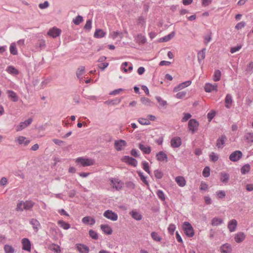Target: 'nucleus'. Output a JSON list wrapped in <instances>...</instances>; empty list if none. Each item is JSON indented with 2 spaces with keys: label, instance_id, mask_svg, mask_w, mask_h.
<instances>
[{
  "label": "nucleus",
  "instance_id": "obj_25",
  "mask_svg": "<svg viewBox=\"0 0 253 253\" xmlns=\"http://www.w3.org/2000/svg\"><path fill=\"white\" fill-rule=\"evenodd\" d=\"M138 147L144 154H149L151 152V148L149 146L139 143Z\"/></svg>",
  "mask_w": 253,
  "mask_h": 253
},
{
  "label": "nucleus",
  "instance_id": "obj_29",
  "mask_svg": "<svg viewBox=\"0 0 253 253\" xmlns=\"http://www.w3.org/2000/svg\"><path fill=\"white\" fill-rule=\"evenodd\" d=\"M129 214L131 215L132 218L136 220H140L142 219V215L141 214L136 211H132L130 212Z\"/></svg>",
  "mask_w": 253,
  "mask_h": 253
},
{
  "label": "nucleus",
  "instance_id": "obj_23",
  "mask_svg": "<svg viewBox=\"0 0 253 253\" xmlns=\"http://www.w3.org/2000/svg\"><path fill=\"white\" fill-rule=\"evenodd\" d=\"M30 224L32 225L33 229L35 232H37L39 230V227L41 226V224L39 221L35 218H32L30 221Z\"/></svg>",
  "mask_w": 253,
  "mask_h": 253
},
{
  "label": "nucleus",
  "instance_id": "obj_15",
  "mask_svg": "<svg viewBox=\"0 0 253 253\" xmlns=\"http://www.w3.org/2000/svg\"><path fill=\"white\" fill-rule=\"evenodd\" d=\"M191 84L190 81H187L182 83L180 84L177 86H175L173 90L174 92H177L180 90L183 89L184 88L189 86Z\"/></svg>",
  "mask_w": 253,
  "mask_h": 253
},
{
  "label": "nucleus",
  "instance_id": "obj_5",
  "mask_svg": "<svg viewBox=\"0 0 253 253\" xmlns=\"http://www.w3.org/2000/svg\"><path fill=\"white\" fill-rule=\"evenodd\" d=\"M15 141L20 145L27 146L31 141L25 136H19L15 138Z\"/></svg>",
  "mask_w": 253,
  "mask_h": 253
},
{
  "label": "nucleus",
  "instance_id": "obj_38",
  "mask_svg": "<svg viewBox=\"0 0 253 253\" xmlns=\"http://www.w3.org/2000/svg\"><path fill=\"white\" fill-rule=\"evenodd\" d=\"M24 208L26 210L31 209L34 205V203L31 201H26L23 202Z\"/></svg>",
  "mask_w": 253,
  "mask_h": 253
},
{
  "label": "nucleus",
  "instance_id": "obj_57",
  "mask_svg": "<svg viewBox=\"0 0 253 253\" xmlns=\"http://www.w3.org/2000/svg\"><path fill=\"white\" fill-rule=\"evenodd\" d=\"M154 175L156 178L158 179H161L163 176V173L162 172V171L159 169H157L154 171Z\"/></svg>",
  "mask_w": 253,
  "mask_h": 253
},
{
  "label": "nucleus",
  "instance_id": "obj_63",
  "mask_svg": "<svg viewBox=\"0 0 253 253\" xmlns=\"http://www.w3.org/2000/svg\"><path fill=\"white\" fill-rule=\"evenodd\" d=\"M186 94V92L185 91H183L178 92L176 94L175 97L178 99H182L185 96Z\"/></svg>",
  "mask_w": 253,
  "mask_h": 253
},
{
  "label": "nucleus",
  "instance_id": "obj_4",
  "mask_svg": "<svg viewBox=\"0 0 253 253\" xmlns=\"http://www.w3.org/2000/svg\"><path fill=\"white\" fill-rule=\"evenodd\" d=\"M127 145V143L125 140L120 139L116 140L114 142V147L118 151H122L124 149Z\"/></svg>",
  "mask_w": 253,
  "mask_h": 253
},
{
  "label": "nucleus",
  "instance_id": "obj_11",
  "mask_svg": "<svg viewBox=\"0 0 253 253\" xmlns=\"http://www.w3.org/2000/svg\"><path fill=\"white\" fill-rule=\"evenodd\" d=\"M122 160L123 162H126V163L128 164L129 165L132 166L133 167H136L137 164V161L135 159L132 158V157H130L129 156H124L122 159Z\"/></svg>",
  "mask_w": 253,
  "mask_h": 253
},
{
  "label": "nucleus",
  "instance_id": "obj_36",
  "mask_svg": "<svg viewBox=\"0 0 253 253\" xmlns=\"http://www.w3.org/2000/svg\"><path fill=\"white\" fill-rule=\"evenodd\" d=\"M8 97L10 98L13 101L16 102L18 100V97L16 94L13 91L8 90L7 91Z\"/></svg>",
  "mask_w": 253,
  "mask_h": 253
},
{
  "label": "nucleus",
  "instance_id": "obj_46",
  "mask_svg": "<svg viewBox=\"0 0 253 253\" xmlns=\"http://www.w3.org/2000/svg\"><path fill=\"white\" fill-rule=\"evenodd\" d=\"M205 50V49H203L198 53V59L199 62L205 59L206 56Z\"/></svg>",
  "mask_w": 253,
  "mask_h": 253
},
{
  "label": "nucleus",
  "instance_id": "obj_13",
  "mask_svg": "<svg viewBox=\"0 0 253 253\" xmlns=\"http://www.w3.org/2000/svg\"><path fill=\"white\" fill-rule=\"evenodd\" d=\"M61 31L59 29L56 27H53L49 30V31L47 33V34L49 36L53 38H55L59 36V35L61 34Z\"/></svg>",
  "mask_w": 253,
  "mask_h": 253
},
{
  "label": "nucleus",
  "instance_id": "obj_62",
  "mask_svg": "<svg viewBox=\"0 0 253 253\" xmlns=\"http://www.w3.org/2000/svg\"><path fill=\"white\" fill-rule=\"evenodd\" d=\"M51 250L53 251L56 253H60V248L59 246L54 245L51 247Z\"/></svg>",
  "mask_w": 253,
  "mask_h": 253
},
{
  "label": "nucleus",
  "instance_id": "obj_47",
  "mask_svg": "<svg viewBox=\"0 0 253 253\" xmlns=\"http://www.w3.org/2000/svg\"><path fill=\"white\" fill-rule=\"evenodd\" d=\"M152 238L156 242H160L162 238L155 232H152L151 234Z\"/></svg>",
  "mask_w": 253,
  "mask_h": 253
},
{
  "label": "nucleus",
  "instance_id": "obj_49",
  "mask_svg": "<svg viewBox=\"0 0 253 253\" xmlns=\"http://www.w3.org/2000/svg\"><path fill=\"white\" fill-rule=\"evenodd\" d=\"M142 103L146 106H151L152 105V101L147 98L142 97L141 98Z\"/></svg>",
  "mask_w": 253,
  "mask_h": 253
},
{
  "label": "nucleus",
  "instance_id": "obj_10",
  "mask_svg": "<svg viewBox=\"0 0 253 253\" xmlns=\"http://www.w3.org/2000/svg\"><path fill=\"white\" fill-rule=\"evenodd\" d=\"M181 139L178 136L173 137L170 141L171 146L173 148L180 147L181 145Z\"/></svg>",
  "mask_w": 253,
  "mask_h": 253
},
{
  "label": "nucleus",
  "instance_id": "obj_9",
  "mask_svg": "<svg viewBox=\"0 0 253 253\" xmlns=\"http://www.w3.org/2000/svg\"><path fill=\"white\" fill-rule=\"evenodd\" d=\"M242 155L241 151H235L230 154L229 159L232 162H237L242 158Z\"/></svg>",
  "mask_w": 253,
  "mask_h": 253
},
{
  "label": "nucleus",
  "instance_id": "obj_52",
  "mask_svg": "<svg viewBox=\"0 0 253 253\" xmlns=\"http://www.w3.org/2000/svg\"><path fill=\"white\" fill-rule=\"evenodd\" d=\"M83 21V18L81 16H78L73 19V22L75 25H79Z\"/></svg>",
  "mask_w": 253,
  "mask_h": 253
},
{
  "label": "nucleus",
  "instance_id": "obj_20",
  "mask_svg": "<svg viewBox=\"0 0 253 253\" xmlns=\"http://www.w3.org/2000/svg\"><path fill=\"white\" fill-rule=\"evenodd\" d=\"M102 231L107 235H111L112 232V229L108 224H102L100 226Z\"/></svg>",
  "mask_w": 253,
  "mask_h": 253
},
{
  "label": "nucleus",
  "instance_id": "obj_40",
  "mask_svg": "<svg viewBox=\"0 0 253 253\" xmlns=\"http://www.w3.org/2000/svg\"><path fill=\"white\" fill-rule=\"evenodd\" d=\"M156 99L158 101V102L159 103V105L162 107H165L167 105V102L164 100L162 97L160 96H156L155 97Z\"/></svg>",
  "mask_w": 253,
  "mask_h": 253
},
{
  "label": "nucleus",
  "instance_id": "obj_28",
  "mask_svg": "<svg viewBox=\"0 0 253 253\" xmlns=\"http://www.w3.org/2000/svg\"><path fill=\"white\" fill-rule=\"evenodd\" d=\"M175 180L177 184L180 187H184L186 185L185 179L182 176H178L176 177Z\"/></svg>",
  "mask_w": 253,
  "mask_h": 253
},
{
  "label": "nucleus",
  "instance_id": "obj_12",
  "mask_svg": "<svg viewBox=\"0 0 253 253\" xmlns=\"http://www.w3.org/2000/svg\"><path fill=\"white\" fill-rule=\"evenodd\" d=\"M238 222L237 221L233 219L230 220L228 223L227 225V228L230 232H233L236 231L237 226Z\"/></svg>",
  "mask_w": 253,
  "mask_h": 253
},
{
  "label": "nucleus",
  "instance_id": "obj_59",
  "mask_svg": "<svg viewBox=\"0 0 253 253\" xmlns=\"http://www.w3.org/2000/svg\"><path fill=\"white\" fill-rule=\"evenodd\" d=\"M157 195L159 198L162 201L165 200V194L162 190H158L157 192Z\"/></svg>",
  "mask_w": 253,
  "mask_h": 253
},
{
  "label": "nucleus",
  "instance_id": "obj_53",
  "mask_svg": "<svg viewBox=\"0 0 253 253\" xmlns=\"http://www.w3.org/2000/svg\"><path fill=\"white\" fill-rule=\"evenodd\" d=\"M142 166L143 169L148 174H150L151 173V172L150 170L148 163L147 162H144L142 163Z\"/></svg>",
  "mask_w": 253,
  "mask_h": 253
},
{
  "label": "nucleus",
  "instance_id": "obj_18",
  "mask_svg": "<svg viewBox=\"0 0 253 253\" xmlns=\"http://www.w3.org/2000/svg\"><path fill=\"white\" fill-rule=\"evenodd\" d=\"M246 238V235L244 232H239L234 236V240L237 243L242 242Z\"/></svg>",
  "mask_w": 253,
  "mask_h": 253
},
{
  "label": "nucleus",
  "instance_id": "obj_21",
  "mask_svg": "<svg viewBox=\"0 0 253 253\" xmlns=\"http://www.w3.org/2000/svg\"><path fill=\"white\" fill-rule=\"evenodd\" d=\"M229 174L225 172L220 173V180L224 184H227L229 180Z\"/></svg>",
  "mask_w": 253,
  "mask_h": 253
},
{
  "label": "nucleus",
  "instance_id": "obj_35",
  "mask_svg": "<svg viewBox=\"0 0 253 253\" xmlns=\"http://www.w3.org/2000/svg\"><path fill=\"white\" fill-rule=\"evenodd\" d=\"M106 35V33L104 32L101 29H97L95 31L94 34V37L96 38H101L104 37Z\"/></svg>",
  "mask_w": 253,
  "mask_h": 253
},
{
  "label": "nucleus",
  "instance_id": "obj_22",
  "mask_svg": "<svg viewBox=\"0 0 253 253\" xmlns=\"http://www.w3.org/2000/svg\"><path fill=\"white\" fill-rule=\"evenodd\" d=\"M221 253H231L232 252V247L229 244H225L220 247Z\"/></svg>",
  "mask_w": 253,
  "mask_h": 253
},
{
  "label": "nucleus",
  "instance_id": "obj_24",
  "mask_svg": "<svg viewBox=\"0 0 253 253\" xmlns=\"http://www.w3.org/2000/svg\"><path fill=\"white\" fill-rule=\"evenodd\" d=\"M76 248L80 253H88L89 252V248L84 245L77 244Z\"/></svg>",
  "mask_w": 253,
  "mask_h": 253
},
{
  "label": "nucleus",
  "instance_id": "obj_48",
  "mask_svg": "<svg viewBox=\"0 0 253 253\" xmlns=\"http://www.w3.org/2000/svg\"><path fill=\"white\" fill-rule=\"evenodd\" d=\"M4 250L5 253H14V248L10 245H6L4 247Z\"/></svg>",
  "mask_w": 253,
  "mask_h": 253
},
{
  "label": "nucleus",
  "instance_id": "obj_27",
  "mask_svg": "<svg viewBox=\"0 0 253 253\" xmlns=\"http://www.w3.org/2000/svg\"><path fill=\"white\" fill-rule=\"evenodd\" d=\"M233 103L232 97L230 94H227L225 99V107L229 109L230 108L232 104Z\"/></svg>",
  "mask_w": 253,
  "mask_h": 253
},
{
  "label": "nucleus",
  "instance_id": "obj_60",
  "mask_svg": "<svg viewBox=\"0 0 253 253\" xmlns=\"http://www.w3.org/2000/svg\"><path fill=\"white\" fill-rule=\"evenodd\" d=\"M89 236L93 239L96 240L98 238L97 233L92 230H89Z\"/></svg>",
  "mask_w": 253,
  "mask_h": 253
},
{
  "label": "nucleus",
  "instance_id": "obj_61",
  "mask_svg": "<svg viewBox=\"0 0 253 253\" xmlns=\"http://www.w3.org/2000/svg\"><path fill=\"white\" fill-rule=\"evenodd\" d=\"M210 159L213 162H216L218 159V156L215 153L212 152L210 155Z\"/></svg>",
  "mask_w": 253,
  "mask_h": 253
},
{
  "label": "nucleus",
  "instance_id": "obj_14",
  "mask_svg": "<svg viewBox=\"0 0 253 253\" xmlns=\"http://www.w3.org/2000/svg\"><path fill=\"white\" fill-rule=\"evenodd\" d=\"M22 249L30 252L31 249V244L30 240L27 238H23L22 240Z\"/></svg>",
  "mask_w": 253,
  "mask_h": 253
},
{
  "label": "nucleus",
  "instance_id": "obj_41",
  "mask_svg": "<svg viewBox=\"0 0 253 253\" xmlns=\"http://www.w3.org/2000/svg\"><path fill=\"white\" fill-rule=\"evenodd\" d=\"M223 222L222 219L218 217H214L211 220V225L212 226H218Z\"/></svg>",
  "mask_w": 253,
  "mask_h": 253
},
{
  "label": "nucleus",
  "instance_id": "obj_30",
  "mask_svg": "<svg viewBox=\"0 0 253 253\" xmlns=\"http://www.w3.org/2000/svg\"><path fill=\"white\" fill-rule=\"evenodd\" d=\"M57 224L64 230H68L70 228V225L62 220H58Z\"/></svg>",
  "mask_w": 253,
  "mask_h": 253
},
{
  "label": "nucleus",
  "instance_id": "obj_32",
  "mask_svg": "<svg viewBox=\"0 0 253 253\" xmlns=\"http://www.w3.org/2000/svg\"><path fill=\"white\" fill-rule=\"evenodd\" d=\"M175 36V32H172L167 36H165L160 39V42H168L172 39Z\"/></svg>",
  "mask_w": 253,
  "mask_h": 253
},
{
  "label": "nucleus",
  "instance_id": "obj_37",
  "mask_svg": "<svg viewBox=\"0 0 253 253\" xmlns=\"http://www.w3.org/2000/svg\"><path fill=\"white\" fill-rule=\"evenodd\" d=\"M109 37L113 40L118 37H119L120 39H122L123 38V33L120 32L113 31L110 34Z\"/></svg>",
  "mask_w": 253,
  "mask_h": 253
},
{
  "label": "nucleus",
  "instance_id": "obj_43",
  "mask_svg": "<svg viewBox=\"0 0 253 253\" xmlns=\"http://www.w3.org/2000/svg\"><path fill=\"white\" fill-rule=\"evenodd\" d=\"M250 170V166L249 164H246L241 169V172L242 174H245Z\"/></svg>",
  "mask_w": 253,
  "mask_h": 253
},
{
  "label": "nucleus",
  "instance_id": "obj_54",
  "mask_svg": "<svg viewBox=\"0 0 253 253\" xmlns=\"http://www.w3.org/2000/svg\"><path fill=\"white\" fill-rule=\"evenodd\" d=\"M216 196L218 199H223L226 196L225 192L223 190H220L216 192Z\"/></svg>",
  "mask_w": 253,
  "mask_h": 253
},
{
  "label": "nucleus",
  "instance_id": "obj_2",
  "mask_svg": "<svg viewBox=\"0 0 253 253\" xmlns=\"http://www.w3.org/2000/svg\"><path fill=\"white\" fill-rule=\"evenodd\" d=\"M182 229L187 236L192 237L194 235V229L189 222L187 221L184 222L182 224Z\"/></svg>",
  "mask_w": 253,
  "mask_h": 253
},
{
  "label": "nucleus",
  "instance_id": "obj_39",
  "mask_svg": "<svg viewBox=\"0 0 253 253\" xmlns=\"http://www.w3.org/2000/svg\"><path fill=\"white\" fill-rule=\"evenodd\" d=\"M6 71L11 74L18 75L19 74L18 71L12 66H8L6 68Z\"/></svg>",
  "mask_w": 253,
  "mask_h": 253
},
{
  "label": "nucleus",
  "instance_id": "obj_16",
  "mask_svg": "<svg viewBox=\"0 0 253 253\" xmlns=\"http://www.w3.org/2000/svg\"><path fill=\"white\" fill-rule=\"evenodd\" d=\"M227 138L225 135H221L220 136L216 141V145L218 149L222 148L225 143Z\"/></svg>",
  "mask_w": 253,
  "mask_h": 253
},
{
  "label": "nucleus",
  "instance_id": "obj_26",
  "mask_svg": "<svg viewBox=\"0 0 253 253\" xmlns=\"http://www.w3.org/2000/svg\"><path fill=\"white\" fill-rule=\"evenodd\" d=\"M82 222L85 224L93 225L95 223V219L90 216H85L82 219Z\"/></svg>",
  "mask_w": 253,
  "mask_h": 253
},
{
  "label": "nucleus",
  "instance_id": "obj_51",
  "mask_svg": "<svg viewBox=\"0 0 253 253\" xmlns=\"http://www.w3.org/2000/svg\"><path fill=\"white\" fill-rule=\"evenodd\" d=\"M137 173H138V175L140 177V178L141 180V181L143 183H144L145 184L148 185V182L146 180V177H145L144 175L143 172H142L141 171H138Z\"/></svg>",
  "mask_w": 253,
  "mask_h": 253
},
{
  "label": "nucleus",
  "instance_id": "obj_58",
  "mask_svg": "<svg viewBox=\"0 0 253 253\" xmlns=\"http://www.w3.org/2000/svg\"><path fill=\"white\" fill-rule=\"evenodd\" d=\"M24 209L23 202L22 201L19 202L17 204L16 208V210L17 211H22Z\"/></svg>",
  "mask_w": 253,
  "mask_h": 253
},
{
  "label": "nucleus",
  "instance_id": "obj_55",
  "mask_svg": "<svg viewBox=\"0 0 253 253\" xmlns=\"http://www.w3.org/2000/svg\"><path fill=\"white\" fill-rule=\"evenodd\" d=\"M211 33H210L209 35L204 37V42L205 44L207 45L208 43L211 42Z\"/></svg>",
  "mask_w": 253,
  "mask_h": 253
},
{
  "label": "nucleus",
  "instance_id": "obj_45",
  "mask_svg": "<svg viewBox=\"0 0 253 253\" xmlns=\"http://www.w3.org/2000/svg\"><path fill=\"white\" fill-rule=\"evenodd\" d=\"M138 122L142 125H149L151 122L146 118H140L138 119Z\"/></svg>",
  "mask_w": 253,
  "mask_h": 253
},
{
  "label": "nucleus",
  "instance_id": "obj_64",
  "mask_svg": "<svg viewBox=\"0 0 253 253\" xmlns=\"http://www.w3.org/2000/svg\"><path fill=\"white\" fill-rule=\"evenodd\" d=\"M245 22L244 21L240 22L238 23L235 26V29L239 30L240 29H241L245 26Z\"/></svg>",
  "mask_w": 253,
  "mask_h": 253
},
{
  "label": "nucleus",
  "instance_id": "obj_31",
  "mask_svg": "<svg viewBox=\"0 0 253 253\" xmlns=\"http://www.w3.org/2000/svg\"><path fill=\"white\" fill-rule=\"evenodd\" d=\"M85 72V67L84 66H80L76 72V75L78 79L80 80L83 79L81 78V76L84 74Z\"/></svg>",
  "mask_w": 253,
  "mask_h": 253
},
{
  "label": "nucleus",
  "instance_id": "obj_7",
  "mask_svg": "<svg viewBox=\"0 0 253 253\" xmlns=\"http://www.w3.org/2000/svg\"><path fill=\"white\" fill-rule=\"evenodd\" d=\"M199 123L195 119H191L188 123V128L190 131L194 133L198 129Z\"/></svg>",
  "mask_w": 253,
  "mask_h": 253
},
{
  "label": "nucleus",
  "instance_id": "obj_56",
  "mask_svg": "<svg viewBox=\"0 0 253 253\" xmlns=\"http://www.w3.org/2000/svg\"><path fill=\"white\" fill-rule=\"evenodd\" d=\"M203 175L205 177H208L210 175V169L209 167H206L204 168L203 171Z\"/></svg>",
  "mask_w": 253,
  "mask_h": 253
},
{
  "label": "nucleus",
  "instance_id": "obj_34",
  "mask_svg": "<svg viewBox=\"0 0 253 253\" xmlns=\"http://www.w3.org/2000/svg\"><path fill=\"white\" fill-rule=\"evenodd\" d=\"M137 24L141 27H145L146 25V18L143 16H140L137 19Z\"/></svg>",
  "mask_w": 253,
  "mask_h": 253
},
{
  "label": "nucleus",
  "instance_id": "obj_44",
  "mask_svg": "<svg viewBox=\"0 0 253 253\" xmlns=\"http://www.w3.org/2000/svg\"><path fill=\"white\" fill-rule=\"evenodd\" d=\"M10 52L11 54L13 55H17L18 53L16 47V44L14 42L10 44Z\"/></svg>",
  "mask_w": 253,
  "mask_h": 253
},
{
  "label": "nucleus",
  "instance_id": "obj_50",
  "mask_svg": "<svg viewBox=\"0 0 253 253\" xmlns=\"http://www.w3.org/2000/svg\"><path fill=\"white\" fill-rule=\"evenodd\" d=\"M244 137L249 142H253V132L247 133Z\"/></svg>",
  "mask_w": 253,
  "mask_h": 253
},
{
  "label": "nucleus",
  "instance_id": "obj_1",
  "mask_svg": "<svg viewBox=\"0 0 253 253\" xmlns=\"http://www.w3.org/2000/svg\"><path fill=\"white\" fill-rule=\"evenodd\" d=\"M75 163L83 167H87L93 165L95 164V161L92 159L79 157L75 159Z\"/></svg>",
  "mask_w": 253,
  "mask_h": 253
},
{
  "label": "nucleus",
  "instance_id": "obj_19",
  "mask_svg": "<svg viewBox=\"0 0 253 253\" xmlns=\"http://www.w3.org/2000/svg\"><path fill=\"white\" fill-rule=\"evenodd\" d=\"M217 85L216 84H211L207 83L205 84V90L207 92H211L212 91H217Z\"/></svg>",
  "mask_w": 253,
  "mask_h": 253
},
{
  "label": "nucleus",
  "instance_id": "obj_42",
  "mask_svg": "<svg viewBox=\"0 0 253 253\" xmlns=\"http://www.w3.org/2000/svg\"><path fill=\"white\" fill-rule=\"evenodd\" d=\"M221 72L219 70H216L214 71L213 80L215 82L219 81L221 78Z\"/></svg>",
  "mask_w": 253,
  "mask_h": 253
},
{
  "label": "nucleus",
  "instance_id": "obj_17",
  "mask_svg": "<svg viewBox=\"0 0 253 253\" xmlns=\"http://www.w3.org/2000/svg\"><path fill=\"white\" fill-rule=\"evenodd\" d=\"M156 159L158 161L160 162H165L168 161L167 155L163 151H160L156 154Z\"/></svg>",
  "mask_w": 253,
  "mask_h": 253
},
{
  "label": "nucleus",
  "instance_id": "obj_8",
  "mask_svg": "<svg viewBox=\"0 0 253 253\" xmlns=\"http://www.w3.org/2000/svg\"><path fill=\"white\" fill-rule=\"evenodd\" d=\"M111 185L117 190L121 189L124 185V183L118 179H112L111 180Z\"/></svg>",
  "mask_w": 253,
  "mask_h": 253
},
{
  "label": "nucleus",
  "instance_id": "obj_3",
  "mask_svg": "<svg viewBox=\"0 0 253 253\" xmlns=\"http://www.w3.org/2000/svg\"><path fill=\"white\" fill-rule=\"evenodd\" d=\"M103 216L108 219L113 221H117L118 218V214L110 210H108L105 211L103 213Z\"/></svg>",
  "mask_w": 253,
  "mask_h": 253
},
{
  "label": "nucleus",
  "instance_id": "obj_6",
  "mask_svg": "<svg viewBox=\"0 0 253 253\" xmlns=\"http://www.w3.org/2000/svg\"><path fill=\"white\" fill-rule=\"evenodd\" d=\"M33 119L32 118H29L28 120L25 121L23 122H21L19 125L16 126V130L17 131H20L29 126L32 122Z\"/></svg>",
  "mask_w": 253,
  "mask_h": 253
},
{
  "label": "nucleus",
  "instance_id": "obj_33",
  "mask_svg": "<svg viewBox=\"0 0 253 253\" xmlns=\"http://www.w3.org/2000/svg\"><path fill=\"white\" fill-rule=\"evenodd\" d=\"M135 41L139 44H144L146 42V39L144 36L139 34L135 38Z\"/></svg>",
  "mask_w": 253,
  "mask_h": 253
}]
</instances>
